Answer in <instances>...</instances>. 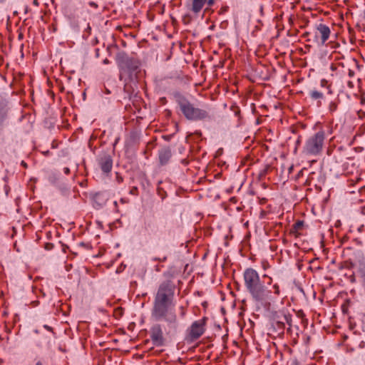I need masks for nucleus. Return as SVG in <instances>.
Instances as JSON below:
<instances>
[{
	"label": "nucleus",
	"mask_w": 365,
	"mask_h": 365,
	"mask_svg": "<svg viewBox=\"0 0 365 365\" xmlns=\"http://www.w3.org/2000/svg\"><path fill=\"white\" fill-rule=\"evenodd\" d=\"M164 277L165 279L160 282L155 295L152 316L158 320L163 319L169 324H177V315L171 308L176 289L174 277L170 272L165 273Z\"/></svg>",
	"instance_id": "f257e3e1"
},
{
	"label": "nucleus",
	"mask_w": 365,
	"mask_h": 365,
	"mask_svg": "<svg viewBox=\"0 0 365 365\" xmlns=\"http://www.w3.org/2000/svg\"><path fill=\"white\" fill-rule=\"evenodd\" d=\"M245 286L252 300L259 305H264L269 299L271 291L261 282L258 272L253 268H247L244 274Z\"/></svg>",
	"instance_id": "f03ea898"
},
{
	"label": "nucleus",
	"mask_w": 365,
	"mask_h": 365,
	"mask_svg": "<svg viewBox=\"0 0 365 365\" xmlns=\"http://www.w3.org/2000/svg\"><path fill=\"white\" fill-rule=\"evenodd\" d=\"M178 104L184 116L189 120H202L209 117L208 113L204 109L196 108L185 97L179 96Z\"/></svg>",
	"instance_id": "7ed1b4c3"
},
{
	"label": "nucleus",
	"mask_w": 365,
	"mask_h": 365,
	"mask_svg": "<svg viewBox=\"0 0 365 365\" xmlns=\"http://www.w3.org/2000/svg\"><path fill=\"white\" fill-rule=\"evenodd\" d=\"M324 139V132H317L307 139L303 147L302 153L307 156L319 155L323 150Z\"/></svg>",
	"instance_id": "20e7f679"
},
{
	"label": "nucleus",
	"mask_w": 365,
	"mask_h": 365,
	"mask_svg": "<svg viewBox=\"0 0 365 365\" xmlns=\"http://www.w3.org/2000/svg\"><path fill=\"white\" fill-rule=\"evenodd\" d=\"M292 315L281 310L274 312L272 316V327L278 335L282 334L285 329V324L289 325V329L292 327Z\"/></svg>",
	"instance_id": "39448f33"
},
{
	"label": "nucleus",
	"mask_w": 365,
	"mask_h": 365,
	"mask_svg": "<svg viewBox=\"0 0 365 365\" xmlns=\"http://www.w3.org/2000/svg\"><path fill=\"white\" fill-rule=\"evenodd\" d=\"M331 34L330 29L328 26L324 24H319L315 26L313 31H307L304 33V36H311L308 39L309 41L324 45L326 41L329 39Z\"/></svg>",
	"instance_id": "423d86ee"
},
{
	"label": "nucleus",
	"mask_w": 365,
	"mask_h": 365,
	"mask_svg": "<svg viewBox=\"0 0 365 365\" xmlns=\"http://www.w3.org/2000/svg\"><path fill=\"white\" fill-rule=\"evenodd\" d=\"M115 59L120 70L130 75L136 71L140 65L138 60L129 57L125 52L118 53Z\"/></svg>",
	"instance_id": "0eeeda50"
},
{
	"label": "nucleus",
	"mask_w": 365,
	"mask_h": 365,
	"mask_svg": "<svg viewBox=\"0 0 365 365\" xmlns=\"http://www.w3.org/2000/svg\"><path fill=\"white\" fill-rule=\"evenodd\" d=\"M207 319L205 317L195 321L187 329L185 336V341L192 343L197 340L205 331V324Z\"/></svg>",
	"instance_id": "6e6552de"
},
{
	"label": "nucleus",
	"mask_w": 365,
	"mask_h": 365,
	"mask_svg": "<svg viewBox=\"0 0 365 365\" xmlns=\"http://www.w3.org/2000/svg\"><path fill=\"white\" fill-rule=\"evenodd\" d=\"M217 0H190L186 4L189 11L195 16H197L202 10L205 6H207L205 10L212 7Z\"/></svg>",
	"instance_id": "1a4fd4ad"
},
{
	"label": "nucleus",
	"mask_w": 365,
	"mask_h": 365,
	"mask_svg": "<svg viewBox=\"0 0 365 365\" xmlns=\"http://www.w3.org/2000/svg\"><path fill=\"white\" fill-rule=\"evenodd\" d=\"M150 339L153 344L156 346H162L165 344V338L160 324H155L151 327Z\"/></svg>",
	"instance_id": "9d476101"
},
{
	"label": "nucleus",
	"mask_w": 365,
	"mask_h": 365,
	"mask_svg": "<svg viewBox=\"0 0 365 365\" xmlns=\"http://www.w3.org/2000/svg\"><path fill=\"white\" fill-rule=\"evenodd\" d=\"M98 165L104 173H109L113 168V160L110 155L103 154L98 160Z\"/></svg>",
	"instance_id": "9b49d317"
},
{
	"label": "nucleus",
	"mask_w": 365,
	"mask_h": 365,
	"mask_svg": "<svg viewBox=\"0 0 365 365\" xmlns=\"http://www.w3.org/2000/svg\"><path fill=\"white\" fill-rule=\"evenodd\" d=\"M171 151L169 148H163L159 151V160L161 164L164 165L168 162L171 158Z\"/></svg>",
	"instance_id": "f8f14e48"
},
{
	"label": "nucleus",
	"mask_w": 365,
	"mask_h": 365,
	"mask_svg": "<svg viewBox=\"0 0 365 365\" xmlns=\"http://www.w3.org/2000/svg\"><path fill=\"white\" fill-rule=\"evenodd\" d=\"M304 222L302 220L297 221L293 225L292 229L290 230V234L294 236L298 235L299 231L303 227Z\"/></svg>",
	"instance_id": "ddd939ff"
},
{
	"label": "nucleus",
	"mask_w": 365,
	"mask_h": 365,
	"mask_svg": "<svg viewBox=\"0 0 365 365\" xmlns=\"http://www.w3.org/2000/svg\"><path fill=\"white\" fill-rule=\"evenodd\" d=\"M309 95H310V97L312 98V99H320L323 97V94L322 93L318 91H312L310 93H309Z\"/></svg>",
	"instance_id": "4468645a"
},
{
	"label": "nucleus",
	"mask_w": 365,
	"mask_h": 365,
	"mask_svg": "<svg viewBox=\"0 0 365 365\" xmlns=\"http://www.w3.org/2000/svg\"><path fill=\"white\" fill-rule=\"evenodd\" d=\"M6 117V112L3 109H0V128H2V126L4 125Z\"/></svg>",
	"instance_id": "2eb2a0df"
},
{
	"label": "nucleus",
	"mask_w": 365,
	"mask_h": 365,
	"mask_svg": "<svg viewBox=\"0 0 365 365\" xmlns=\"http://www.w3.org/2000/svg\"><path fill=\"white\" fill-rule=\"evenodd\" d=\"M337 103L336 102H331L329 105V110L330 113H334L337 110Z\"/></svg>",
	"instance_id": "dca6fc26"
},
{
	"label": "nucleus",
	"mask_w": 365,
	"mask_h": 365,
	"mask_svg": "<svg viewBox=\"0 0 365 365\" xmlns=\"http://www.w3.org/2000/svg\"><path fill=\"white\" fill-rule=\"evenodd\" d=\"M130 194L133 195H138V189L136 186H133L130 190Z\"/></svg>",
	"instance_id": "f3484780"
},
{
	"label": "nucleus",
	"mask_w": 365,
	"mask_h": 365,
	"mask_svg": "<svg viewBox=\"0 0 365 365\" xmlns=\"http://www.w3.org/2000/svg\"><path fill=\"white\" fill-rule=\"evenodd\" d=\"M274 292L275 294L279 295L280 294L279 287L275 284L273 285Z\"/></svg>",
	"instance_id": "a211bd4d"
},
{
	"label": "nucleus",
	"mask_w": 365,
	"mask_h": 365,
	"mask_svg": "<svg viewBox=\"0 0 365 365\" xmlns=\"http://www.w3.org/2000/svg\"><path fill=\"white\" fill-rule=\"evenodd\" d=\"M180 317H184L186 314V309L185 308L183 307V306H181L180 307Z\"/></svg>",
	"instance_id": "6ab92c4d"
},
{
	"label": "nucleus",
	"mask_w": 365,
	"mask_h": 365,
	"mask_svg": "<svg viewBox=\"0 0 365 365\" xmlns=\"http://www.w3.org/2000/svg\"><path fill=\"white\" fill-rule=\"evenodd\" d=\"M263 278H268V282H267V284L268 285H270L272 282V279L271 277H269L267 274H264L262 277Z\"/></svg>",
	"instance_id": "aec40b11"
},
{
	"label": "nucleus",
	"mask_w": 365,
	"mask_h": 365,
	"mask_svg": "<svg viewBox=\"0 0 365 365\" xmlns=\"http://www.w3.org/2000/svg\"><path fill=\"white\" fill-rule=\"evenodd\" d=\"M88 5L94 9L98 8V4L96 3H95L94 1H89Z\"/></svg>",
	"instance_id": "412c9836"
},
{
	"label": "nucleus",
	"mask_w": 365,
	"mask_h": 365,
	"mask_svg": "<svg viewBox=\"0 0 365 365\" xmlns=\"http://www.w3.org/2000/svg\"><path fill=\"white\" fill-rule=\"evenodd\" d=\"M116 180L118 183L122 182L123 180V178L120 175H119L118 173H116Z\"/></svg>",
	"instance_id": "4be33fe9"
},
{
	"label": "nucleus",
	"mask_w": 365,
	"mask_h": 365,
	"mask_svg": "<svg viewBox=\"0 0 365 365\" xmlns=\"http://www.w3.org/2000/svg\"><path fill=\"white\" fill-rule=\"evenodd\" d=\"M262 267H263L264 269H266L269 267V264H268L267 262H263L262 263Z\"/></svg>",
	"instance_id": "5701e85b"
},
{
	"label": "nucleus",
	"mask_w": 365,
	"mask_h": 365,
	"mask_svg": "<svg viewBox=\"0 0 365 365\" xmlns=\"http://www.w3.org/2000/svg\"><path fill=\"white\" fill-rule=\"evenodd\" d=\"M44 328L46 329L48 331H52V328L50 327L48 325H44Z\"/></svg>",
	"instance_id": "b1692460"
},
{
	"label": "nucleus",
	"mask_w": 365,
	"mask_h": 365,
	"mask_svg": "<svg viewBox=\"0 0 365 365\" xmlns=\"http://www.w3.org/2000/svg\"><path fill=\"white\" fill-rule=\"evenodd\" d=\"M23 37H24L23 34L22 33H19V39L21 40V39H23Z\"/></svg>",
	"instance_id": "393cba45"
},
{
	"label": "nucleus",
	"mask_w": 365,
	"mask_h": 365,
	"mask_svg": "<svg viewBox=\"0 0 365 365\" xmlns=\"http://www.w3.org/2000/svg\"><path fill=\"white\" fill-rule=\"evenodd\" d=\"M64 173H65L66 174H69V173H70L69 168H65V170H64Z\"/></svg>",
	"instance_id": "a878e982"
},
{
	"label": "nucleus",
	"mask_w": 365,
	"mask_h": 365,
	"mask_svg": "<svg viewBox=\"0 0 365 365\" xmlns=\"http://www.w3.org/2000/svg\"><path fill=\"white\" fill-rule=\"evenodd\" d=\"M34 4L36 5V6H38V0H34Z\"/></svg>",
	"instance_id": "bb28decb"
},
{
	"label": "nucleus",
	"mask_w": 365,
	"mask_h": 365,
	"mask_svg": "<svg viewBox=\"0 0 365 365\" xmlns=\"http://www.w3.org/2000/svg\"><path fill=\"white\" fill-rule=\"evenodd\" d=\"M36 365H43L42 362L38 361L36 362Z\"/></svg>",
	"instance_id": "cd10ccee"
},
{
	"label": "nucleus",
	"mask_w": 365,
	"mask_h": 365,
	"mask_svg": "<svg viewBox=\"0 0 365 365\" xmlns=\"http://www.w3.org/2000/svg\"><path fill=\"white\" fill-rule=\"evenodd\" d=\"M21 165H22L23 166H24L25 168L27 166V165H26V163L25 162H24V161H22Z\"/></svg>",
	"instance_id": "c85d7f7f"
},
{
	"label": "nucleus",
	"mask_w": 365,
	"mask_h": 365,
	"mask_svg": "<svg viewBox=\"0 0 365 365\" xmlns=\"http://www.w3.org/2000/svg\"><path fill=\"white\" fill-rule=\"evenodd\" d=\"M164 234H169L168 231H164Z\"/></svg>",
	"instance_id": "c756f323"
},
{
	"label": "nucleus",
	"mask_w": 365,
	"mask_h": 365,
	"mask_svg": "<svg viewBox=\"0 0 365 365\" xmlns=\"http://www.w3.org/2000/svg\"><path fill=\"white\" fill-rule=\"evenodd\" d=\"M108 61L107 59H106V60L104 61V63H108Z\"/></svg>",
	"instance_id": "7c9ffc66"
}]
</instances>
